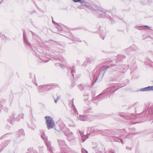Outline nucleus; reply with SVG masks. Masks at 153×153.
<instances>
[{"label": "nucleus", "instance_id": "f257e3e1", "mask_svg": "<svg viewBox=\"0 0 153 153\" xmlns=\"http://www.w3.org/2000/svg\"><path fill=\"white\" fill-rule=\"evenodd\" d=\"M46 120V124L48 129L52 128L55 125V123L52 118L50 117L46 116L45 117Z\"/></svg>", "mask_w": 153, "mask_h": 153}, {"label": "nucleus", "instance_id": "f03ea898", "mask_svg": "<svg viewBox=\"0 0 153 153\" xmlns=\"http://www.w3.org/2000/svg\"><path fill=\"white\" fill-rule=\"evenodd\" d=\"M153 90V86H148V87L145 88L141 90V91H149Z\"/></svg>", "mask_w": 153, "mask_h": 153}, {"label": "nucleus", "instance_id": "7ed1b4c3", "mask_svg": "<svg viewBox=\"0 0 153 153\" xmlns=\"http://www.w3.org/2000/svg\"><path fill=\"white\" fill-rule=\"evenodd\" d=\"M79 119L80 120L84 121L87 120V117L83 116H80Z\"/></svg>", "mask_w": 153, "mask_h": 153}, {"label": "nucleus", "instance_id": "20e7f679", "mask_svg": "<svg viewBox=\"0 0 153 153\" xmlns=\"http://www.w3.org/2000/svg\"><path fill=\"white\" fill-rule=\"evenodd\" d=\"M46 145L48 148L49 149V150H50V149H51V146L50 145V143L47 140L46 141Z\"/></svg>", "mask_w": 153, "mask_h": 153}, {"label": "nucleus", "instance_id": "39448f33", "mask_svg": "<svg viewBox=\"0 0 153 153\" xmlns=\"http://www.w3.org/2000/svg\"><path fill=\"white\" fill-rule=\"evenodd\" d=\"M33 150V148H29L27 149V151L29 153H32Z\"/></svg>", "mask_w": 153, "mask_h": 153}, {"label": "nucleus", "instance_id": "423d86ee", "mask_svg": "<svg viewBox=\"0 0 153 153\" xmlns=\"http://www.w3.org/2000/svg\"><path fill=\"white\" fill-rule=\"evenodd\" d=\"M82 152L83 153H88L87 151L85 149H82Z\"/></svg>", "mask_w": 153, "mask_h": 153}, {"label": "nucleus", "instance_id": "0eeeda50", "mask_svg": "<svg viewBox=\"0 0 153 153\" xmlns=\"http://www.w3.org/2000/svg\"><path fill=\"white\" fill-rule=\"evenodd\" d=\"M32 153H38V152L35 149H33V150Z\"/></svg>", "mask_w": 153, "mask_h": 153}, {"label": "nucleus", "instance_id": "6e6552de", "mask_svg": "<svg viewBox=\"0 0 153 153\" xmlns=\"http://www.w3.org/2000/svg\"><path fill=\"white\" fill-rule=\"evenodd\" d=\"M75 2H79L81 0H73Z\"/></svg>", "mask_w": 153, "mask_h": 153}, {"label": "nucleus", "instance_id": "1a4fd4ad", "mask_svg": "<svg viewBox=\"0 0 153 153\" xmlns=\"http://www.w3.org/2000/svg\"><path fill=\"white\" fill-rule=\"evenodd\" d=\"M57 99H56V100L54 99V101H55V103H56L57 102Z\"/></svg>", "mask_w": 153, "mask_h": 153}, {"label": "nucleus", "instance_id": "9d476101", "mask_svg": "<svg viewBox=\"0 0 153 153\" xmlns=\"http://www.w3.org/2000/svg\"><path fill=\"white\" fill-rule=\"evenodd\" d=\"M82 141L84 142L85 141V139H82Z\"/></svg>", "mask_w": 153, "mask_h": 153}, {"label": "nucleus", "instance_id": "9b49d317", "mask_svg": "<svg viewBox=\"0 0 153 153\" xmlns=\"http://www.w3.org/2000/svg\"><path fill=\"white\" fill-rule=\"evenodd\" d=\"M60 66L61 68H62V67L63 66V65H61Z\"/></svg>", "mask_w": 153, "mask_h": 153}, {"label": "nucleus", "instance_id": "f8f14e48", "mask_svg": "<svg viewBox=\"0 0 153 153\" xmlns=\"http://www.w3.org/2000/svg\"><path fill=\"white\" fill-rule=\"evenodd\" d=\"M59 97H57V99H59Z\"/></svg>", "mask_w": 153, "mask_h": 153}, {"label": "nucleus", "instance_id": "ddd939ff", "mask_svg": "<svg viewBox=\"0 0 153 153\" xmlns=\"http://www.w3.org/2000/svg\"><path fill=\"white\" fill-rule=\"evenodd\" d=\"M145 27H148V26H145Z\"/></svg>", "mask_w": 153, "mask_h": 153}, {"label": "nucleus", "instance_id": "4468645a", "mask_svg": "<svg viewBox=\"0 0 153 153\" xmlns=\"http://www.w3.org/2000/svg\"><path fill=\"white\" fill-rule=\"evenodd\" d=\"M42 138L43 139V136H42Z\"/></svg>", "mask_w": 153, "mask_h": 153}, {"label": "nucleus", "instance_id": "2eb2a0df", "mask_svg": "<svg viewBox=\"0 0 153 153\" xmlns=\"http://www.w3.org/2000/svg\"><path fill=\"white\" fill-rule=\"evenodd\" d=\"M24 37H25V35H24Z\"/></svg>", "mask_w": 153, "mask_h": 153}]
</instances>
